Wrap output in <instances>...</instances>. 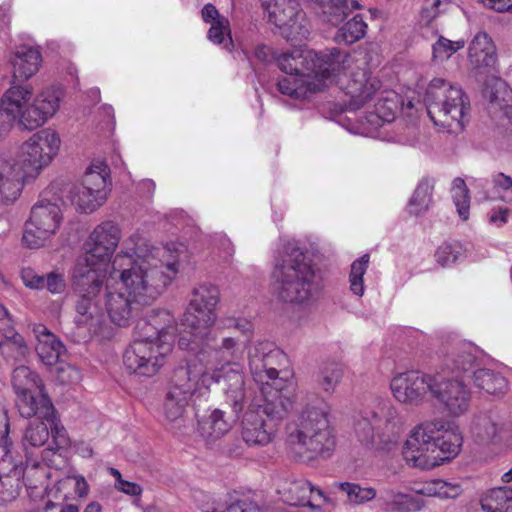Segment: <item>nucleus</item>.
<instances>
[{
    "label": "nucleus",
    "mask_w": 512,
    "mask_h": 512,
    "mask_svg": "<svg viewBox=\"0 0 512 512\" xmlns=\"http://www.w3.org/2000/svg\"><path fill=\"white\" fill-rule=\"evenodd\" d=\"M180 252L175 247L153 246L141 233L123 241L111 265L105 285L104 304L112 323L127 327L161 295L180 271Z\"/></svg>",
    "instance_id": "1"
},
{
    "label": "nucleus",
    "mask_w": 512,
    "mask_h": 512,
    "mask_svg": "<svg viewBox=\"0 0 512 512\" xmlns=\"http://www.w3.org/2000/svg\"><path fill=\"white\" fill-rule=\"evenodd\" d=\"M9 62L12 82L0 100V134L10 131L16 123L23 130H36L56 115L62 92L47 87L32 98V87L21 84L41 67L42 55L38 48L26 44L16 46Z\"/></svg>",
    "instance_id": "2"
},
{
    "label": "nucleus",
    "mask_w": 512,
    "mask_h": 512,
    "mask_svg": "<svg viewBox=\"0 0 512 512\" xmlns=\"http://www.w3.org/2000/svg\"><path fill=\"white\" fill-rule=\"evenodd\" d=\"M138 337L123 353L125 369L143 377L156 375L165 365L177 335L174 317L166 310L155 311L148 321L137 325Z\"/></svg>",
    "instance_id": "3"
},
{
    "label": "nucleus",
    "mask_w": 512,
    "mask_h": 512,
    "mask_svg": "<svg viewBox=\"0 0 512 512\" xmlns=\"http://www.w3.org/2000/svg\"><path fill=\"white\" fill-rule=\"evenodd\" d=\"M271 277L276 296L286 303L309 305L319 299L323 290L317 267L307 250L295 241L283 245L275 257Z\"/></svg>",
    "instance_id": "4"
},
{
    "label": "nucleus",
    "mask_w": 512,
    "mask_h": 512,
    "mask_svg": "<svg viewBox=\"0 0 512 512\" xmlns=\"http://www.w3.org/2000/svg\"><path fill=\"white\" fill-rule=\"evenodd\" d=\"M329 404L317 394H307L295 422L288 427L286 450L297 461L329 456L336 438L329 420Z\"/></svg>",
    "instance_id": "5"
},
{
    "label": "nucleus",
    "mask_w": 512,
    "mask_h": 512,
    "mask_svg": "<svg viewBox=\"0 0 512 512\" xmlns=\"http://www.w3.org/2000/svg\"><path fill=\"white\" fill-rule=\"evenodd\" d=\"M194 352L198 360L206 365L202 369L200 380L202 386L208 388L211 383H219L226 397V402L239 413L245 402V379L239 363L242 351L235 338L224 337L220 342H210V347L199 343Z\"/></svg>",
    "instance_id": "6"
},
{
    "label": "nucleus",
    "mask_w": 512,
    "mask_h": 512,
    "mask_svg": "<svg viewBox=\"0 0 512 512\" xmlns=\"http://www.w3.org/2000/svg\"><path fill=\"white\" fill-rule=\"evenodd\" d=\"M284 360L283 352L268 342H260L249 351L251 374L262 385L263 402L258 411L271 423L282 421L295 403L291 382L279 377L278 367Z\"/></svg>",
    "instance_id": "7"
},
{
    "label": "nucleus",
    "mask_w": 512,
    "mask_h": 512,
    "mask_svg": "<svg viewBox=\"0 0 512 512\" xmlns=\"http://www.w3.org/2000/svg\"><path fill=\"white\" fill-rule=\"evenodd\" d=\"M462 442L458 427L439 418L417 425L406 440L402 453L409 466L431 469L454 458Z\"/></svg>",
    "instance_id": "8"
},
{
    "label": "nucleus",
    "mask_w": 512,
    "mask_h": 512,
    "mask_svg": "<svg viewBox=\"0 0 512 512\" xmlns=\"http://www.w3.org/2000/svg\"><path fill=\"white\" fill-rule=\"evenodd\" d=\"M105 275L75 270L73 273L75 302L74 322L79 329H85L90 337L109 339L113 330L99 305L97 298L102 291Z\"/></svg>",
    "instance_id": "9"
},
{
    "label": "nucleus",
    "mask_w": 512,
    "mask_h": 512,
    "mask_svg": "<svg viewBox=\"0 0 512 512\" xmlns=\"http://www.w3.org/2000/svg\"><path fill=\"white\" fill-rule=\"evenodd\" d=\"M220 293L216 286L202 284L193 290L189 306L184 314L183 325L188 329V338L181 334L178 345L182 350H196L199 343L210 347L214 335L210 328L217 320L216 306Z\"/></svg>",
    "instance_id": "10"
},
{
    "label": "nucleus",
    "mask_w": 512,
    "mask_h": 512,
    "mask_svg": "<svg viewBox=\"0 0 512 512\" xmlns=\"http://www.w3.org/2000/svg\"><path fill=\"white\" fill-rule=\"evenodd\" d=\"M427 112L436 126L457 133L468 121L469 102L462 89L441 78L433 79L426 90Z\"/></svg>",
    "instance_id": "11"
},
{
    "label": "nucleus",
    "mask_w": 512,
    "mask_h": 512,
    "mask_svg": "<svg viewBox=\"0 0 512 512\" xmlns=\"http://www.w3.org/2000/svg\"><path fill=\"white\" fill-rule=\"evenodd\" d=\"M201 374L202 369L197 366L196 359L175 368L163 404L167 424L173 425L183 420L189 402L202 385Z\"/></svg>",
    "instance_id": "12"
},
{
    "label": "nucleus",
    "mask_w": 512,
    "mask_h": 512,
    "mask_svg": "<svg viewBox=\"0 0 512 512\" xmlns=\"http://www.w3.org/2000/svg\"><path fill=\"white\" fill-rule=\"evenodd\" d=\"M122 237L121 228L113 221L98 224L85 244V253L78 258L75 270L107 275V267Z\"/></svg>",
    "instance_id": "13"
},
{
    "label": "nucleus",
    "mask_w": 512,
    "mask_h": 512,
    "mask_svg": "<svg viewBox=\"0 0 512 512\" xmlns=\"http://www.w3.org/2000/svg\"><path fill=\"white\" fill-rule=\"evenodd\" d=\"M60 146L59 133L54 129L45 128L24 141L14 159L28 177L36 178L58 155Z\"/></svg>",
    "instance_id": "14"
},
{
    "label": "nucleus",
    "mask_w": 512,
    "mask_h": 512,
    "mask_svg": "<svg viewBox=\"0 0 512 512\" xmlns=\"http://www.w3.org/2000/svg\"><path fill=\"white\" fill-rule=\"evenodd\" d=\"M110 192V170L102 161L92 162L82 184L71 191V202L83 213H91L103 205Z\"/></svg>",
    "instance_id": "15"
},
{
    "label": "nucleus",
    "mask_w": 512,
    "mask_h": 512,
    "mask_svg": "<svg viewBox=\"0 0 512 512\" xmlns=\"http://www.w3.org/2000/svg\"><path fill=\"white\" fill-rule=\"evenodd\" d=\"M472 392L463 377L435 373L432 401L449 417H460L469 411Z\"/></svg>",
    "instance_id": "16"
},
{
    "label": "nucleus",
    "mask_w": 512,
    "mask_h": 512,
    "mask_svg": "<svg viewBox=\"0 0 512 512\" xmlns=\"http://www.w3.org/2000/svg\"><path fill=\"white\" fill-rule=\"evenodd\" d=\"M62 212L58 204L42 199L31 209L25 224L23 243L31 249L39 248L59 229Z\"/></svg>",
    "instance_id": "17"
},
{
    "label": "nucleus",
    "mask_w": 512,
    "mask_h": 512,
    "mask_svg": "<svg viewBox=\"0 0 512 512\" xmlns=\"http://www.w3.org/2000/svg\"><path fill=\"white\" fill-rule=\"evenodd\" d=\"M268 21L274 24L288 41H302L309 35L305 13L294 0H269L265 4Z\"/></svg>",
    "instance_id": "18"
},
{
    "label": "nucleus",
    "mask_w": 512,
    "mask_h": 512,
    "mask_svg": "<svg viewBox=\"0 0 512 512\" xmlns=\"http://www.w3.org/2000/svg\"><path fill=\"white\" fill-rule=\"evenodd\" d=\"M434 376L420 371L398 373L390 381L391 393L399 403L420 406L431 399Z\"/></svg>",
    "instance_id": "19"
},
{
    "label": "nucleus",
    "mask_w": 512,
    "mask_h": 512,
    "mask_svg": "<svg viewBox=\"0 0 512 512\" xmlns=\"http://www.w3.org/2000/svg\"><path fill=\"white\" fill-rule=\"evenodd\" d=\"M381 81L372 76L364 67H357L346 84V94L350 97L348 106L358 110L380 93Z\"/></svg>",
    "instance_id": "20"
},
{
    "label": "nucleus",
    "mask_w": 512,
    "mask_h": 512,
    "mask_svg": "<svg viewBox=\"0 0 512 512\" xmlns=\"http://www.w3.org/2000/svg\"><path fill=\"white\" fill-rule=\"evenodd\" d=\"M311 76L316 84L325 88V80L339 75L349 66L350 55L339 48H332L321 54L310 52Z\"/></svg>",
    "instance_id": "21"
},
{
    "label": "nucleus",
    "mask_w": 512,
    "mask_h": 512,
    "mask_svg": "<svg viewBox=\"0 0 512 512\" xmlns=\"http://www.w3.org/2000/svg\"><path fill=\"white\" fill-rule=\"evenodd\" d=\"M26 178L29 177L12 156L0 155V194L4 202L10 203L19 197Z\"/></svg>",
    "instance_id": "22"
},
{
    "label": "nucleus",
    "mask_w": 512,
    "mask_h": 512,
    "mask_svg": "<svg viewBox=\"0 0 512 512\" xmlns=\"http://www.w3.org/2000/svg\"><path fill=\"white\" fill-rule=\"evenodd\" d=\"M283 502L291 506H314L324 498L322 490L315 488L305 479L286 480L278 488Z\"/></svg>",
    "instance_id": "23"
},
{
    "label": "nucleus",
    "mask_w": 512,
    "mask_h": 512,
    "mask_svg": "<svg viewBox=\"0 0 512 512\" xmlns=\"http://www.w3.org/2000/svg\"><path fill=\"white\" fill-rule=\"evenodd\" d=\"M369 415L378 430V437L391 440L398 436L403 427V418L398 409L389 401L378 403Z\"/></svg>",
    "instance_id": "24"
},
{
    "label": "nucleus",
    "mask_w": 512,
    "mask_h": 512,
    "mask_svg": "<svg viewBox=\"0 0 512 512\" xmlns=\"http://www.w3.org/2000/svg\"><path fill=\"white\" fill-rule=\"evenodd\" d=\"M274 426L263 419L260 411H247L242 420V438L249 446H265L273 439Z\"/></svg>",
    "instance_id": "25"
},
{
    "label": "nucleus",
    "mask_w": 512,
    "mask_h": 512,
    "mask_svg": "<svg viewBox=\"0 0 512 512\" xmlns=\"http://www.w3.org/2000/svg\"><path fill=\"white\" fill-rule=\"evenodd\" d=\"M16 405L22 417L38 416L53 422L54 407L47 394L43 392V388L18 394Z\"/></svg>",
    "instance_id": "26"
},
{
    "label": "nucleus",
    "mask_w": 512,
    "mask_h": 512,
    "mask_svg": "<svg viewBox=\"0 0 512 512\" xmlns=\"http://www.w3.org/2000/svg\"><path fill=\"white\" fill-rule=\"evenodd\" d=\"M31 330L36 339L35 351L40 361L47 366L56 364L65 351L61 340L41 323L32 324Z\"/></svg>",
    "instance_id": "27"
},
{
    "label": "nucleus",
    "mask_w": 512,
    "mask_h": 512,
    "mask_svg": "<svg viewBox=\"0 0 512 512\" xmlns=\"http://www.w3.org/2000/svg\"><path fill=\"white\" fill-rule=\"evenodd\" d=\"M497 60L496 46L485 32H478L468 47V62L473 70L492 68Z\"/></svg>",
    "instance_id": "28"
},
{
    "label": "nucleus",
    "mask_w": 512,
    "mask_h": 512,
    "mask_svg": "<svg viewBox=\"0 0 512 512\" xmlns=\"http://www.w3.org/2000/svg\"><path fill=\"white\" fill-rule=\"evenodd\" d=\"M505 432V423L497 413H481L473 421L472 433L480 443L499 442L503 439Z\"/></svg>",
    "instance_id": "29"
},
{
    "label": "nucleus",
    "mask_w": 512,
    "mask_h": 512,
    "mask_svg": "<svg viewBox=\"0 0 512 512\" xmlns=\"http://www.w3.org/2000/svg\"><path fill=\"white\" fill-rule=\"evenodd\" d=\"M0 354L6 360L22 361L29 354L25 338L16 330L15 324L0 326Z\"/></svg>",
    "instance_id": "30"
},
{
    "label": "nucleus",
    "mask_w": 512,
    "mask_h": 512,
    "mask_svg": "<svg viewBox=\"0 0 512 512\" xmlns=\"http://www.w3.org/2000/svg\"><path fill=\"white\" fill-rule=\"evenodd\" d=\"M316 4L321 20L334 27L360 8L357 0H316Z\"/></svg>",
    "instance_id": "31"
},
{
    "label": "nucleus",
    "mask_w": 512,
    "mask_h": 512,
    "mask_svg": "<svg viewBox=\"0 0 512 512\" xmlns=\"http://www.w3.org/2000/svg\"><path fill=\"white\" fill-rule=\"evenodd\" d=\"M484 95L489 101L492 113H502L509 120L512 119V91L503 80L491 79L484 89Z\"/></svg>",
    "instance_id": "32"
},
{
    "label": "nucleus",
    "mask_w": 512,
    "mask_h": 512,
    "mask_svg": "<svg viewBox=\"0 0 512 512\" xmlns=\"http://www.w3.org/2000/svg\"><path fill=\"white\" fill-rule=\"evenodd\" d=\"M383 512H416L422 507L418 499L394 489H385L377 499Z\"/></svg>",
    "instance_id": "33"
},
{
    "label": "nucleus",
    "mask_w": 512,
    "mask_h": 512,
    "mask_svg": "<svg viewBox=\"0 0 512 512\" xmlns=\"http://www.w3.org/2000/svg\"><path fill=\"white\" fill-rule=\"evenodd\" d=\"M436 180L433 177H423L416 186L408 204L409 213L420 216L426 213L432 203V195Z\"/></svg>",
    "instance_id": "34"
},
{
    "label": "nucleus",
    "mask_w": 512,
    "mask_h": 512,
    "mask_svg": "<svg viewBox=\"0 0 512 512\" xmlns=\"http://www.w3.org/2000/svg\"><path fill=\"white\" fill-rule=\"evenodd\" d=\"M277 62L287 76L311 77L310 52L305 55L299 51L283 53L277 58Z\"/></svg>",
    "instance_id": "35"
},
{
    "label": "nucleus",
    "mask_w": 512,
    "mask_h": 512,
    "mask_svg": "<svg viewBox=\"0 0 512 512\" xmlns=\"http://www.w3.org/2000/svg\"><path fill=\"white\" fill-rule=\"evenodd\" d=\"M479 350L471 343H461L453 348L447 359V365L453 371L468 372L477 360Z\"/></svg>",
    "instance_id": "36"
},
{
    "label": "nucleus",
    "mask_w": 512,
    "mask_h": 512,
    "mask_svg": "<svg viewBox=\"0 0 512 512\" xmlns=\"http://www.w3.org/2000/svg\"><path fill=\"white\" fill-rule=\"evenodd\" d=\"M480 503L484 512H512V488L490 489L481 497Z\"/></svg>",
    "instance_id": "37"
},
{
    "label": "nucleus",
    "mask_w": 512,
    "mask_h": 512,
    "mask_svg": "<svg viewBox=\"0 0 512 512\" xmlns=\"http://www.w3.org/2000/svg\"><path fill=\"white\" fill-rule=\"evenodd\" d=\"M224 414L222 410L214 409L209 417L200 424L201 435L207 443H214L231 429V423L225 419Z\"/></svg>",
    "instance_id": "38"
},
{
    "label": "nucleus",
    "mask_w": 512,
    "mask_h": 512,
    "mask_svg": "<svg viewBox=\"0 0 512 512\" xmlns=\"http://www.w3.org/2000/svg\"><path fill=\"white\" fill-rule=\"evenodd\" d=\"M310 77L302 76H285L281 78L278 83V90L293 98L301 97L306 90L310 92H319L323 90L322 84H316L315 81L310 80Z\"/></svg>",
    "instance_id": "39"
},
{
    "label": "nucleus",
    "mask_w": 512,
    "mask_h": 512,
    "mask_svg": "<svg viewBox=\"0 0 512 512\" xmlns=\"http://www.w3.org/2000/svg\"><path fill=\"white\" fill-rule=\"evenodd\" d=\"M474 384L477 388L489 394H503L507 389V380L499 372L482 368L473 373Z\"/></svg>",
    "instance_id": "40"
},
{
    "label": "nucleus",
    "mask_w": 512,
    "mask_h": 512,
    "mask_svg": "<svg viewBox=\"0 0 512 512\" xmlns=\"http://www.w3.org/2000/svg\"><path fill=\"white\" fill-rule=\"evenodd\" d=\"M337 487L346 496V501L354 506L364 505L377 496L375 488L363 487L355 482H341L337 484Z\"/></svg>",
    "instance_id": "41"
},
{
    "label": "nucleus",
    "mask_w": 512,
    "mask_h": 512,
    "mask_svg": "<svg viewBox=\"0 0 512 512\" xmlns=\"http://www.w3.org/2000/svg\"><path fill=\"white\" fill-rule=\"evenodd\" d=\"M462 491V487L459 483L436 479L425 483L420 489L416 490V493L429 497H438L440 499H453L458 497Z\"/></svg>",
    "instance_id": "42"
},
{
    "label": "nucleus",
    "mask_w": 512,
    "mask_h": 512,
    "mask_svg": "<svg viewBox=\"0 0 512 512\" xmlns=\"http://www.w3.org/2000/svg\"><path fill=\"white\" fill-rule=\"evenodd\" d=\"M366 29V22L360 14H357L339 28L335 39L345 44H354L365 36Z\"/></svg>",
    "instance_id": "43"
},
{
    "label": "nucleus",
    "mask_w": 512,
    "mask_h": 512,
    "mask_svg": "<svg viewBox=\"0 0 512 512\" xmlns=\"http://www.w3.org/2000/svg\"><path fill=\"white\" fill-rule=\"evenodd\" d=\"M450 193L459 217L463 221L468 220L470 214V191L465 180L461 177L454 178Z\"/></svg>",
    "instance_id": "44"
},
{
    "label": "nucleus",
    "mask_w": 512,
    "mask_h": 512,
    "mask_svg": "<svg viewBox=\"0 0 512 512\" xmlns=\"http://www.w3.org/2000/svg\"><path fill=\"white\" fill-rule=\"evenodd\" d=\"M12 383L17 395L24 392H32V390L43 388L42 380L40 379L38 374H36L26 366L17 367L13 371Z\"/></svg>",
    "instance_id": "45"
},
{
    "label": "nucleus",
    "mask_w": 512,
    "mask_h": 512,
    "mask_svg": "<svg viewBox=\"0 0 512 512\" xmlns=\"http://www.w3.org/2000/svg\"><path fill=\"white\" fill-rule=\"evenodd\" d=\"M369 259V255L364 254L351 264L349 275L350 290L357 296H362L364 294L363 276L367 271Z\"/></svg>",
    "instance_id": "46"
},
{
    "label": "nucleus",
    "mask_w": 512,
    "mask_h": 512,
    "mask_svg": "<svg viewBox=\"0 0 512 512\" xmlns=\"http://www.w3.org/2000/svg\"><path fill=\"white\" fill-rule=\"evenodd\" d=\"M465 46L464 40L452 41L443 36H439L438 40L432 46V58L435 62H443L449 59L457 51Z\"/></svg>",
    "instance_id": "47"
},
{
    "label": "nucleus",
    "mask_w": 512,
    "mask_h": 512,
    "mask_svg": "<svg viewBox=\"0 0 512 512\" xmlns=\"http://www.w3.org/2000/svg\"><path fill=\"white\" fill-rule=\"evenodd\" d=\"M49 437L50 432L44 422H33L30 423L25 430L23 445L25 448L27 445H30L31 447H41L46 444Z\"/></svg>",
    "instance_id": "48"
},
{
    "label": "nucleus",
    "mask_w": 512,
    "mask_h": 512,
    "mask_svg": "<svg viewBox=\"0 0 512 512\" xmlns=\"http://www.w3.org/2000/svg\"><path fill=\"white\" fill-rule=\"evenodd\" d=\"M343 377V369L337 364L326 365L318 378V386L326 393L332 394Z\"/></svg>",
    "instance_id": "49"
},
{
    "label": "nucleus",
    "mask_w": 512,
    "mask_h": 512,
    "mask_svg": "<svg viewBox=\"0 0 512 512\" xmlns=\"http://www.w3.org/2000/svg\"><path fill=\"white\" fill-rule=\"evenodd\" d=\"M379 94L381 97L378 98L375 104V112L384 122H391L394 119L397 109V103L395 101L397 95L391 91H383Z\"/></svg>",
    "instance_id": "50"
},
{
    "label": "nucleus",
    "mask_w": 512,
    "mask_h": 512,
    "mask_svg": "<svg viewBox=\"0 0 512 512\" xmlns=\"http://www.w3.org/2000/svg\"><path fill=\"white\" fill-rule=\"evenodd\" d=\"M208 39L214 44H224V47L230 49L232 38L230 35V23L227 18H220L210 24Z\"/></svg>",
    "instance_id": "51"
},
{
    "label": "nucleus",
    "mask_w": 512,
    "mask_h": 512,
    "mask_svg": "<svg viewBox=\"0 0 512 512\" xmlns=\"http://www.w3.org/2000/svg\"><path fill=\"white\" fill-rule=\"evenodd\" d=\"M23 474L22 462L16 461L10 451H6L0 459V480L5 485L3 479H15L18 481Z\"/></svg>",
    "instance_id": "52"
},
{
    "label": "nucleus",
    "mask_w": 512,
    "mask_h": 512,
    "mask_svg": "<svg viewBox=\"0 0 512 512\" xmlns=\"http://www.w3.org/2000/svg\"><path fill=\"white\" fill-rule=\"evenodd\" d=\"M355 434L358 440L364 445L374 443L375 438L378 437V430L369 413L356 421Z\"/></svg>",
    "instance_id": "53"
},
{
    "label": "nucleus",
    "mask_w": 512,
    "mask_h": 512,
    "mask_svg": "<svg viewBox=\"0 0 512 512\" xmlns=\"http://www.w3.org/2000/svg\"><path fill=\"white\" fill-rule=\"evenodd\" d=\"M462 248L458 244H443L436 251L437 262L442 266L455 263L461 255Z\"/></svg>",
    "instance_id": "54"
},
{
    "label": "nucleus",
    "mask_w": 512,
    "mask_h": 512,
    "mask_svg": "<svg viewBox=\"0 0 512 512\" xmlns=\"http://www.w3.org/2000/svg\"><path fill=\"white\" fill-rule=\"evenodd\" d=\"M56 378L61 384H74L81 380V373L68 363H60L56 370Z\"/></svg>",
    "instance_id": "55"
},
{
    "label": "nucleus",
    "mask_w": 512,
    "mask_h": 512,
    "mask_svg": "<svg viewBox=\"0 0 512 512\" xmlns=\"http://www.w3.org/2000/svg\"><path fill=\"white\" fill-rule=\"evenodd\" d=\"M21 279L28 288L42 289L45 287V278L36 274L31 268H23L21 270Z\"/></svg>",
    "instance_id": "56"
},
{
    "label": "nucleus",
    "mask_w": 512,
    "mask_h": 512,
    "mask_svg": "<svg viewBox=\"0 0 512 512\" xmlns=\"http://www.w3.org/2000/svg\"><path fill=\"white\" fill-rule=\"evenodd\" d=\"M205 512H263L262 509L255 503L248 501H238L229 505L226 510L213 508L212 510H205Z\"/></svg>",
    "instance_id": "57"
},
{
    "label": "nucleus",
    "mask_w": 512,
    "mask_h": 512,
    "mask_svg": "<svg viewBox=\"0 0 512 512\" xmlns=\"http://www.w3.org/2000/svg\"><path fill=\"white\" fill-rule=\"evenodd\" d=\"M45 287L51 293H61L65 289V281L62 275L49 273L45 278Z\"/></svg>",
    "instance_id": "58"
},
{
    "label": "nucleus",
    "mask_w": 512,
    "mask_h": 512,
    "mask_svg": "<svg viewBox=\"0 0 512 512\" xmlns=\"http://www.w3.org/2000/svg\"><path fill=\"white\" fill-rule=\"evenodd\" d=\"M511 214L512 211L510 209L500 208L498 210H493L488 215V219L491 224H494L497 227H501L508 222V218Z\"/></svg>",
    "instance_id": "59"
},
{
    "label": "nucleus",
    "mask_w": 512,
    "mask_h": 512,
    "mask_svg": "<svg viewBox=\"0 0 512 512\" xmlns=\"http://www.w3.org/2000/svg\"><path fill=\"white\" fill-rule=\"evenodd\" d=\"M68 482H73L74 491L79 497H86L89 493V485L82 475H73L67 477Z\"/></svg>",
    "instance_id": "60"
},
{
    "label": "nucleus",
    "mask_w": 512,
    "mask_h": 512,
    "mask_svg": "<svg viewBox=\"0 0 512 512\" xmlns=\"http://www.w3.org/2000/svg\"><path fill=\"white\" fill-rule=\"evenodd\" d=\"M115 488L130 496H140L143 491L142 487L139 484L135 482L126 481L124 479L121 480L119 483H115Z\"/></svg>",
    "instance_id": "61"
},
{
    "label": "nucleus",
    "mask_w": 512,
    "mask_h": 512,
    "mask_svg": "<svg viewBox=\"0 0 512 512\" xmlns=\"http://www.w3.org/2000/svg\"><path fill=\"white\" fill-rule=\"evenodd\" d=\"M482 4L497 12H512V0H481Z\"/></svg>",
    "instance_id": "62"
},
{
    "label": "nucleus",
    "mask_w": 512,
    "mask_h": 512,
    "mask_svg": "<svg viewBox=\"0 0 512 512\" xmlns=\"http://www.w3.org/2000/svg\"><path fill=\"white\" fill-rule=\"evenodd\" d=\"M201 16L204 22L212 24L220 18H225L220 15L216 7L212 4H206L201 11Z\"/></svg>",
    "instance_id": "63"
},
{
    "label": "nucleus",
    "mask_w": 512,
    "mask_h": 512,
    "mask_svg": "<svg viewBox=\"0 0 512 512\" xmlns=\"http://www.w3.org/2000/svg\"><path fill=\"white\" fill-rule=\"evenodd\" d=\"M494 188L507 191L512 188V178L504 173H496L492 176Z\"/></svg>",
    "instance_id": "64"
}]
</instances>
